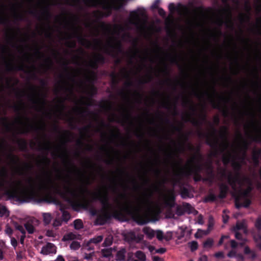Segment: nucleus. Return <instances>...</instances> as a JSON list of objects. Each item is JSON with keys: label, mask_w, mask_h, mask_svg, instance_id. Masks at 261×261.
Wrapping results in <instances>:
<instances>
[{"label": "nucleus", "mask_w": 261, "mask_h": 261, "mask_svg": "<svg viewBox=\"0 0 261 261\" xmlns=\"http://www.w3.org/2000/svg\"><path fill=\"white\" fill-rule=\"evenodd\" d=\"M228 179L231 187L238 193L236 198L237 207L248 206L250 204L248 195L251 190V180L248 178L242 176L238 172L230 174Z\"/></svg>", "instance_id": "nucleus-1"}, {"label": "nucleus", "mask_w": 261, "mask_h": 261, "mask_svg": "<svg viewBox=\"0 0 261 261\" xmlns=\"http://www.w3.org/2000/svg\"><path fill=\"white\" fill-rule=\"evenodd\" d=\"M226 135V129L223 128L220 134L221 137L223 140L221 147L223 150H226L227 151L226 154L223 155V161L224 164L231 162L233 168L237 170L241 166L240 163H239L238 161V145L234 144L231 146L230 148H229V144Z\"/></svg>", "instance_id": "nucleus-2"}, {"label": "nucleus", "mask_w": 261, "mask_h": 261, "mask_svg": "<svg viewBox=\"0 0 261 261\" xmlns=\"http://www.w3.org/2000/svg\"><path fill=\"white\" fill-rule=\"evenodd\" d=\"M63 193L71 197L73 200H77L84 194V189L80 186L74 184L69 178L63 182Z\"/></svg>", "instance_id": "nucleus-3"}, {"label": "nucleus", "mask_w": 261, "mask_h": 261, "mask_svg": "<svg viewBox=\"0 0 261 261\" xmlns=\"http://www.w3.org/2000/svg\"><path fill=\"white\" fill-rule=\"evenodd\" d=\"M120 28L118 27L115 28L114 32L110 37H109L106 44L104 45L101 41H99L97 44V47L100 49L107 50V48H111L113 49L119 50L120 46V40L119 36L121 35V32L119 31Z\"/></svg>", "instance_id": "nucleus-4"}, {"label": "nucleus", "mask_w": 261, "mask_h": 261, "mask_svg": "<svg viewBox=\"0 0 261 261\" xmlns=\"http://www.w3.org/2000/svg\"><path fill=\"white\" fill-rule=\"evenodd\" d=\"M137 211L141 209H144L147 211L148 214L156 213L159 209V204H154L150 200V196L146 194L141 196L137 200Z\"/></svg>", "instance_id": "nucleus-5"}, {"label": "nucleus", "mask_w": 261, "mask_h": 261, "mask_svg": "<svg viewBox=\"0 0 261 261\" xmlns=\"http://www.w3.org/2000/svg\"><path fill=\"white\" fill-rule=\"evenodd\" d=\"M129 21L140 31H143L145 27L144 11H140L131 13Z\"/></svg>", "instance_id": "nucleus-6"}, {"label": "nucleus", "mask_w": 261, "mask_h": 261, "mask_svg": "<svg viewBox=\"0 0 261 261\" xmlns=\"http://www.w3.org/2000/svg\"><path fill=\"white\" fill-rule=\"evenodd\" d=\"M95 5H100L106 10L118 9L123 5L125 0H93Z\"/></svg>", "instance_id": "nucleus-7"}, {"label": "nucleus", "mask_w": 261, "mask_h": 261, "mask_svg": "<svg viewBox=\"0 0 261 261\" xmlns=\"http://www.w3.org/2000/svg\"><path fill=\"white\" fill-rule=\"evenodd\" d=\"M23 190L21 181L17 180L11 184L10 189L7 190V192L12 197H19L20 192Z\"/></svg>", "instance_id": "nucleus-8"}, {"label": "nucleus", "mask_w": 261, "mask_h": 261, "mask_svg": "<svg viewBox=\"0 0 261 261\" xmlns=\"http://www.w3.org/2000/svg\"><path fill=\"white\" fill-rule=\"evenodd\" d=\"M74 90H76L79 92L87 93L88 94H92L94 89L92 86H89L88 87H87L83 84L81 83L79 85L78 88H76L74 85L72 86V87L70 88V91L71 92L73 91Z\"/></svg>", "instance_id": "nucleus-9"}, {"label": "nucleus", "mask_w": 261, "mask_h": 261, "mask_svg": "<svg viewBox=\"0 0 261 261\" xmlns=\"http://www.w3.org/2000/svg\"><path fill=\"white\" fill-rule=\"evenodd\" d=\"M56 248L55 246L51 243H47L44 245L41 250V253L43 255H47L50 253H55Z\"/></svg>", "instance_id": "nucleus-10"}, {"label": "nucleus", "mask_w": 261, "mask_h": 261, "mask_svg": "<svg viewBox=\"0 0 261 261\" xmlns=\"http://www.w3.org/2000/svg\"><path fill=\"white\" fill-rule=\"evenodd\" d=\"M226 17L227 19H229L230 18V11L229 7L227 6L225 10H223L220 14V18L219 21V23L221 24L223 22V18Z\"/></svg>", "instance_id": "nucleus-11"}, {"label": "nucleus", "mask_w": 261, "mask_h": 261, "mask_svg": "<svg viewBox=\"0 0 261 261\" xmlns=\"http://www.w3.org/2000/svg\"><path fill=\"white\" fill-rule=\"evenodd\" d=\"M227 256L229 257H236L237 261H244V256L240 253H237L235 250L230 251Z\"/></svg>", "instance_id": "nucleus-12"}, {"label": "nucleus", "mask_w": 261, "mask_h": 261, "mask_svg": "<svg viewBox=\"0 0 261 261\" xmlns=\"http://www.w3.org/2000/svg\"><path fill=\"white\" fill-rule=\"evenodd\" d=\"M143 232L146 234L147 238L149 239L153 238L155 234V231L149 227H146L143 229Z\"/></svg>", "instance_id": "nucleus-13"}, {"label": "nucleus", "mask_w": 261, "mask_h": 261, "mask_svg": "<svg viewBox=\"0 0 261 261\" xmlns=\"http://www.w3.org/2000/svg\"><path fill=\"white\" fill-rule=\"evenodd\" d=\"M137 55H139V59L138 60H139V61L141 62V65H143L144 64V63L147 60H148V59L150 60H151V59L149 58L148 55L146 53L143 54H139L138 53H137L135 56H134V58H135Z\"/></svg>", "instance_id": "nucleus-14"}, {"label": "nucleus", "mask_w": 261, "mask_h": 261, "mask_svg": "<svg viewBox=\"0 0 261 261\" xmlns=\"http://www.w3.org/2000/svg\"><path fill=\"white\" fill-rule=\"evenodd\" d=\"M239 230H243L245 232L246 231V225L244 222H238L233 228L234 231H238Z\"/></svg>", "instance_id": "nucleus-15"}, {"label": "nucleus", "mask_w": 261, "mask_h": 261, "mask_svg": "<svg viewBox=\"0 0 261 261\" xmlns=\"http://www.w3.org/2000/svg\"><path fill=\"white\" fill-rule=\"evenodd\" d=\"M210 232V229H207L206 230H202V229H198L196 233L195 234V237L196 238H202L204 236H206Z\"/></svg>", "instance_id": "nucleus-16"}, {"label": "nucleus", "mask_w": 261, "mask_h": 261, "mask_svg": "<svg viewBox=\"0 0 261 261\" xmlns=\"http://www.w3.org/2000/svg\"><path fill=\"white\" fill-rule=\"evenodd\" d=\"M79 237V236H76V234H75L72 232H70V233H68L65 234L63 237L62 240L64 241H70V240L76 239L78 238Z\"/></svg>", "instance_id": "nucleus-17"}, {"label": "nucleus", "mask_w": 261, "mask_h": 261, "mask_svg": "<svg viewBox=\"0 0 261 261\" xmlns=\"http://www.w3.org/2000/svg\"><path fill=\"white\" fill-rule=\"evenodd\" d=\"M101 60V57L100 55H96L93 58V61L89 63V65L92 68H95L96 64L100 62Z\"/></svg>", "instance_id": "nucleus-18"}, {"label": "nucleus", "mask_w": 261, "mask_h": 261, "mask_svg": "<svg viewBox=\"0 0 261 261\" xmlns=\"http://www.w3.org/2000/svg\"><path fill=\"white\" fill-rule=\"evenodd\" d=\"M244 253L246 254H249V257L251 259H254L256 256L255 252L253 250H251L247 246L245 247Z\"/></svg>", "instance_id": "nucleus-19"}, {"label": "nucleus", "mask_w": 261, "mask_h": 261, "mask_svg": "<svg viewBox=\"0 0 261 261\" xmlns=\"http://www.w3.org/2000/svg\"><path fill=\"white\" fill-rule=\"evenodd\" d=\"M43 221L45 224H48L52 220V217L49 213L43 214Z\"/></svg>", "instance_id": "nucleus-20"}, {"label": "nucleus", "mask_w": 261, "mask_h": 261, "mask_svg": "<svg viewBox=\"0 0 261 261\" xmlns=\"http://www.w3.org/2000/svg\"><path fill=\"white\" fill-rule=\"evenodd\" d=\"M103 239L102 236H98L96 237H94L92 239H91L89 242L90 243H93L95 244H97L98 243L100 242Z\"/></svg>", "instance_id": "nucleus-21"}, {"label": "nucleus", "mask_w": 261, "mask_h": 261, "mask_svg": "<svg viewBox=\"0 0 261 261\" xmlns=\"http://www.w3.org/2000/svg\"><path fill=\"white\" fill-rule=\"evenodd\" d=\"M214 241L212 239L208 238L203 243V247L206 249H209L212 247Z\"/></svg>", "instance_id": "nucleus-22"}, {"label": "nucleus", "mask_w": 261, "mask_h": 261, "mask_svg": "<svg viewBox=\"0 0 261 261\" xmlns=\"http://www.w3.org/2000/svg\"><path fill=\"white\" fill-rule=\"evenodd\" d=\"M135 256L141 261H145L146 260V255L141 251H137L135 253Z\"/></svg>", "instance_id": "nucleus-23"}, {"label": "nucleus", "mask_w": 261, "mask_h": 261, "mask_svg": "<svg viewBox=\"0 0 261 261\" xmlns=\"http://www.w3.org/2000/svg\"><path fill=\"white\" fill-rule=\"evenodd\" d=\"M8 215L9 212L7 210L6 207L4 205H0V216L1 217H7Z\"/></svg>", "instance_id": "nucleus-24"}, {"label": "nucleus", "mask_w": 261, "mask_h": 261, "mask_svg": "<svg viewBox=\"0 0 261 261\" xmlns=\"http://www.w3.org/2000/svg\"><path fill=\"white\" fill-rule=\"evenodd\" d=\"M254 239L256 243L257 247L261 249V235L259 234L255 235Z\"/></svg>", "instance_id": "nucleus-25"}, {"label": "nucleus", "mask_w": 261, "mask_h": 261, "mask_svg": "<svg viewBox=\"0 0 261 261\" xmlns=\"http://www.w3.org/2000/svg\"><path fill=\"white\" fill-rule=\"evenodd\" d=\"M103 257H108L111 255V250L109 249H102L101 251Z\"/></svg>", "instance_id": "nucleus-26"}, {"label": "nucleus", "mask_w": 261, "mask_h": 261, "mask_svg": "<svg viewBox=\"0 0 261 261\" xmlns=\"http://www.w3.org/2000/svg\"><path fill=\"white\" fill-rule=\"evenodd\" d=\"M188 245L192 251L196 250L198 248V244L196 241H192L189 243Z\"/></svg>", "instance_id": "nucleus-27"}, {"label": "nucleus", "mask_w": 261, "mask_h": 261, "mask_svg": "<svg viewBox=\"0 0 261 261\" xmlns=\"http://www.w3.org/2000/svg\"><path fill=\"white\" fill-rule=\"evenodd\" d=\"M81 246L80 243L77 241H73L70 246V248L72 250H77Z\"/></svg>", "instance_id": "nucleus-28"}, {"label": "nucleus", "mask_w": 261, "mask_h": 261, "mask_svg": "<svg viewBox=\"0 0 261 261\" xmlns=\"http://www.w3.org/2000/svg\"><path fill=\"white\" fill-rule=\"evenodd\" d=\"M91 243H90L88 241L87 245L84 246L82 249V252H87L94 249V248L91 246Z\"/></svg>", "instance_id": "nucleus-29"}, {"label": "nucleus", "mask_w": 261, "mask_h": 261, "mask_svg": "<svg viewBox=\"0 0 261 261\" xmlns=\"http://www.w3.org/2000/svg\"><path fill=\"white\" fill-rule=\"evenodd\" d=\"M74 227L76 229H79L83 227V223L81 220L77 219L74 222Z\"/></svg>", "instance_id": "nucleus-30"}, {"label": "nucleus", "mask_w": 261, "mask_h": 261, "mask_svg": "<svg viewBox=\"0 0 261 261\" xmlns=\"http://www.w3.org/2000/svg\"><path fill=\"white\" fill-rule=\"evenodd\" d=\"M99 198L102 201V202L104 204H106L108 200V196H107V192L106 191H103L102 195H101V194H100L99 195Z\"/></svg>", "instance_id": "nucleus-31"}, {"label": "nucleus", "mask_w": 261, "mask_h": 261, "mask_svg": "<svg viewBox=\"0 0 261 261\" xmlns=\"http://www.w3.org/2000/svg\"><path fill=\"white\" fill-rule=\"evenodd\" d=\"M25 229L28 231L29 233L34 232V228L33 225L30 223H27L25 225Z\"/></svg>", "instance_id": "nucleus-32"}, {"label": "nucleus", "mask_w": 261, "mask_h": 261, "mask_svg": "<svg viewBox=\"0 0 261 261\" xmlns=\"http://www.w3.org/2000/svg\"><path fill=\"white\" fill-rule=\"evenodd\" d=\"M227 189H227V187L226 186H225V185H221V187H220V190H221L220 196L222 198L224 197L225 194L227 191Z\"/></svg>", "instance_id": "nucleus-33"}, {"label": "nucleus", "mask_w": 261, "mask_h": 261, "mask_svg": "<svg viewBox=\"0 0 261 261\" xmlns=\"http://www.w3.org/2000/svg\"><path fill=\"white\" fill-rule=\"evenodd\" d=\"M112 242H113L112 237L111 236H109L105 239L103 244L106 246H110L112 244Z\"/></svg>", "instance_id": "nucleus-34"}, {"label": "nucleus", "mask_w": 261, "mask_h": 261, "mask_svg": "<svg viewBox=\"0 0 261 261\" xmlns=\"http://www.w3.org/2000/svg\"><path fill=\"white\" fill-rule=\"evenodd\" d=\"M84 253V257L86 259H91L94 254V252L93 251L90 253H87V252H83Z\"/></svg>", "instance_id": "nucleus-35"}, {"label": "nucleus", "mask_w": 261, "mask_h": 261, "mask_svg": "<svg viewBox=\"0 0 261 261\" xmlns=\"http://www.w3.org/2000/svg\"><path fill=\"white\" fill-rule=\"evenodd\" d=\"M15 227L17 230H19V231H20L21 232L22 235L25 234V229L22 226L19 225L17 224H15Z\"/></svg>", "instance_id": "nucleus-36"}, {"label": "nucleus", "mask_w": 261, "mask_h": 261, "mask_svg": "<svg viewBox=\"0 0 261 261\" xmlns=\"http://www.w3.org/2000/svg\"><path fill=\"white\" fill-rule=\"evenodd\" d=\"M5 178V173L4 171H1L0 172V187L4 186V180Z\"/></svg>", "instance_id": "nucleus-37"}, {"label": "nucleus", "mask_w": 261, "mask_h": 261, "mask_svg": "<svg viewBox=\"0 0 261 261\" xmlns=\"http://www.w3.org/2000/svg\"><path fill=\"white\" fill-rule=\"evenodd\" d=\"M155 234L156 235V238L159 240H163V233L162 231H161L160 230H158V231H156Z\"/></svg>", "instance_id": "nucleus-38"}, {"label": "nucleus", "mask_w": 261, "mask_h": 261, "mask_svg": "<svg viewBox=\"0 0 261 261\" xmlns=\"http://www.w3.org/2000/svg\"><path fill=\"white\" fill-rule=\"evenodd\" d=\"M214 225V220L213 219L212 217H210L209 218V222H208V229L210 230H211L212 227Z\"/></svg>", "instance_id": "nucleus-39"}, {"label": "nucleus", "mask_w": 261, "mask_h": 261, "mask_svg": "<svg viewBox=\"0 0 261 261\" xmlns=\"http://www.w3.org/2000/svg\"><path fill=\"white\" fill-rule=\"evenodd\" d=\"M53 226L54 227H58L61 225V221L60 220H55L53 222Z\"/></svg>", "instance_id": "nucleus-40"}, {"label": "nucleus", "mask_w": 261, "mask_h": 261, "mask_svg": "<svg viewBox=\"0 0 261 261\" xmlns=\"http://www.w3.org/2000/svg\"><path fill=\"white\" fill-rule=\"evenodd\" d=\"M215 256L217 258H223L224 253L222 252H219L215 254Z\"/></svg>", "instance_id": "nucleus-41"}, {"label": "nucleus", "mask_w": 261, "mask_h": 261, "mask_svg": "<svg viewBox=\"0 0 261 261\" xmlns=\"http://www.w3.org/2000/svg\"><path fill=\"white\" fill-rule=\"evenodd\" d=\"M225 212H226V211H224V214L223 216V220L224 223H226L228 221V219H229V217L227 215L225 214Z\"/></svg>", "instance_id": "nucleus-42"}, {"label": "nucleus", "mask_w": 261, "mask_h": 261, "mask_svg": "<svg viewBox=\"0 0 261 261\" xmlns=\"http://www.w3.org/2000/svg\"><path fill=\"white\" fill-rule=\"evenodd\" d=\"M11 243L12 245L14 247H15L17 246V242L15 238H13L11 239Z\"/></svg>", "instance_id": "nucleus-43"}, {"label": "nucleus", "mask_w": 261, "mask_h": 261, "mask_svg": "<svg viewBox=\"0 0 261 261\" xmlns=\"http://www.w3.org/2000/svg\"><path fill=\"white\" fill-rule=\"evenodd\" d=\"M230 245L232 248H235L237 246L238 244L235 241L231 240L230 241Z\"/></svg>", "instance_id": "nucleus-44"}, {"label": "nucleus", "mask_w": 261, "mask_h": 261, "mask_svg": "<svg viewBox=\"0 0 261 261\" xmlns=\"http://www.w3.org/2000/svg\"><path fill=\"white\" fill-rule=\"evenodd\" d=\"M5 231L7 234H11L12 233V229L9 226L7 227V228L5 230Z\"/></svg>", "instance_id": "nucleus-45"}, {"label": "nucleus", "mask_w": 261, "mask_h": 261, "mask_svg": "<svg viewBox=\"0 0 261 261\" xmlns=\"http://www.w3.org/2000/svg\"><path fill=\"white\" fill-rule=\"evenodd\" d=\"M117 256H118V259L119 260H122V259H124V256L122 254V253H121L120 252L118 253Z\"/></svg>", "instance_id": "nucleus-46"}, {"label": "nucleus", "mask_w": 261, "mask_h": 261, "mask_svg": "<svg viewBox=\"0 0 261 261\" xmlns=\"http://www.w3.org/2000/svg\"><path fill=\"white\" fill-rule=\"evenodd\" d=\"M165 251L166 249L163 248H160L156 250V252L159 253H164V252H165Z\"/></svg>", "instance_id": "nucleus-47"}, {"label": "nucleus", "mask_w": 261, "mask_h": 261, "mask_svg": "<svg viewBox=\"0 0 261 261\" xmlns=\"http://www.w3.org/2000/svg\"><path fill=\"white\" fill-rule=\"evenodd\" d=\"M207 257L205 255H202L198 259V261H207Z\"/></svg>", "instance_id": "nucleus-48"}, {"label": "nucleus", "mask_w": 261, "mask_h": 261, "mask_svg": "<svg viewBox=\"0 0 261 261\" xmlns=\"http://www.w3.org/2000/svg\"><path fill=\"white\" fill-rule=\"evenodd\" d=\"M46 236L48 237H54V234L52 231L47 230L46 231Z\"/></svg>", "instance_id": "nucleus-49"}, {"label": "nucleus", "mask_w": 261, "mask_h": 261, "mask_svg": "<svg viewBox=\"0 0 261 261\" xmlns=\"http://www.w3.org/2000/svg\"><path fill=\"white\" fill-rule=\"evenodd\" d=\"M160 3V1L159 0H156L155 3L153 4L152 5V8H156L158 7V5Z\"/></svg>", "instance_id": "nucleus-50"}, {"label": "nucleus", "mask_w": 261, "mask_h": 261, "mask_svg": "<svg viewBox=\"0 0 261 261\" xmlns=\"http://www.w3.org/2000/svg\"><path fill=\"white\" fill-rule=\"evenodd\" d=\"M56 261H65V260L62 256L59 255L57 258Z\"/></svg>", "instance_id": "nucleus-51"}, {"label": "nucleus", "mask_w": 261, "mask_h": 261, "mask_svg": "<svg viewBox=\"0 0 261 261\" xmlns=\"http://www.w3.org/2000/svg\"><path fill=\"white\" fill-rule=\"evenodd\" d=\"M153 261H163V260L158 256H154L153 257Z\"/></svg>", "instance_id": "nucleus-52"}, {"label": "nucleus", "mask_w": 261, "mask_h": 261, "mask_svg": "<svg viewBox=\"0 0 261 261\" xmlns=\"http://www.w3.org/2000/svg\"><path fill=\"white\" fill-rule=\"evenodd\" d=\"M235 232V236H236V238L238 239V240H241V238L240 237V234L238 232V231H234Z\"/></svg>", "instance_id": "nucleus-53"}, {"label": "nucleus", "mask_w": 261, "mask_h": 261, "mask_svg": "<svg viewBox=\"0 0 261 261\" xmlns=\"http://www.w3.org/2000/svg\"><path fill=\"white\" fill-rule=\"evenodd\" d=\"M159 12L161 15L163 16L165 14V11L162 9H159Z\"/></svg>", "instance_id": "nucleus-54"}, {"label": "nucleus", "mask_w": 261, "mask_h": 261, "mask_svg": "<svg viewBox=\"0 0 261 261\" xmlns=\"http://www.w3.org/2000/svg\"><path fill=\"white\" fill-rule=\"evenodd\" d=\"M224 240V237H222V236L219 242L218 245H222L223 243Z\"/></svg>", "instance_id": "nucleus-55"}, {"label": "nucleus", "mask_w": 261, "mask_h": 261, "mask_svg": "<svg viewBox=\"0 0 261 261\" xmlns=\"http://www.w3.org/2000/svg\"><path fill=\"white\" fill-rule=\"evenodd\" d=\"M148 249L150 252H152L154 249V248L153 246H148Z\"/></svg>", "instance_id": "nucleus-56"}, {"label": "nucleus", "mask_w": 261, "mask_h": 261, "mask_svg": "<svg viewBox=\"0 0 261 261\" xmlns=\"http://www.w3.org/2000/svg\"><path fill=\"white\" fill-rule=\"evenodd\" d=\"M163 199H164V201L165 203L167 204L168 203L167 197L165 195L163 196Z\"/></svg>", "instance_id": "nucleus-57"}, {"label": "nucleus", "mask_w": 261, "mask_h": 261, "mask_svg": "<svg viewBox=\"0 0 261 261\" xmlns=\"http://www.w3.org/2000/svg\"><path fill=\"white\" fill-rule=\"evenodd\" d=\"M3 258V252L1 249H0V259H2Z\"/></svg>", "instance_id": "nucleus-58"}, {"label": "nucleus", "mask_w": 261, "mask_h": 261, "mask_svg": "<svg viewBox=\"0 0 261 261\" xmlns=\"http://www.w3.org/2000/svg\"><path fill=\"white\" fill-rule=\"evenodd\" d=\"M5 243L3 241H0V247H3L5 246Z\"/></svg>", "instance_id": "nucleus-59"}, {"label": "nucleus", "mask_w": 261, "mask_h": 261, "mask_svg": "<svg viewBox=\"0 0 261 261\" xmlns=\"http://www.w3.org/2000/svg\"><path fill=\"white\" fill-rule=\"evenodd\" d=\"M24 237H25V234L22 235V236L21 237L20 242H21V243H22V244L23 242V240H24Z\"/></svg>", "instance_id": "nucleus-60"}, {"label": "nucleus", "mask_w": 261, "mask_h": 261, "mask_svg": "<svg viewBox=\"0 0 261 261\" xmlns=\"http://www.w3.org/2000/svg\"><path fill=\"white\" fill-rule=\"evenodd\" d=\"M174 5L173 4H170L169 5V8L170 10L173 9Z\"/></svg>", "instance_id": "nucleus-61"}, {"label": "nucleus", "mask_w": 261, "mask_h": 261, "mask_svg": "<svg viewBox=\"0 0 261 261\" xmlns=\"http://www.w3.org/2000/svg\"><path fill=\"white\" fill-rule=\"evenodd\" d=\"M69 261H78V260L75 258H70Z\"/></svg>", "instance_id": "nucleus-62"}, {"label": "nucleus", "mask_w": 261, "mask_h": 261, "mask_svg": "<svg viewBox=\"0 0 261 261\" xmlns=\"http://www.w3.org/2000/svg\"><path fill=\"white\" fill-rule=\"evenodd\" d=\"M222 237H224V239H228L229 238V236H222Z\"/></svg>", "instance_id": "nucleus-63"}, {"label": "nucleus", "mask_w": 261, "mask_h": 261, "mask_svg": "<svg viewBox=\"0 0 261 261\" xmlns=\"http://www.w3.org/2000/svg\"><path fill=\"white\" fill-rule=\"evenodd\" d=\"M256 225L258 228L260 227V224L259 223H256Z\"/></svg>", "instance_id": "nucleus-64"}]
</instances>
